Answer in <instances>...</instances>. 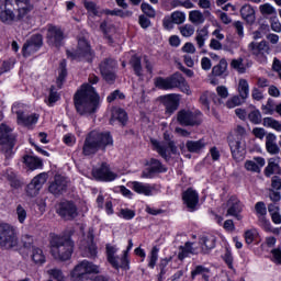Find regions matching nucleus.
Instances as JSON below:
<instances>
[{
  "label": "nucleus",
  "mask_w": 281,
  "mask_h": 281,
  "mask_svg": "<svg viewBox=\"0 0 281 281\" xmlns=\"http://www.w3.org/2000/svg\"><path fill=\"white\" fill-rule=\"evenodd\" d=\"M56 214H58L63 221H74L78 217V205H76L74 201H61L56 206Z\"/></svg>",
  "instance_id": "11"
},
{
  "label": "nucleus",
  "mask_w": 281,
  "mask_h": 281,
  "mask_svg": "<svg viewBox=\"0 0 281 281\" xmlns=\"http://www.w3.org/2000/svg\"><path fill=\"white\" fill-rule=\"evenodd\" d=\"M228 146L231 148L232 157L235 161H243L245 159V146L238 138L228 137Z\"/></svg>",
  "instance_id": "21"
},
{
  "label": "nucleus",
  "mask_w": 281,
  "mask_h": 281,
  "mask_svg": "<svg viewBox=\"0 0 281 281\" xmlns=\"http://www.w3.org/2000/svg\"><path fill=\"white\" fill-rule=\"evenodd\" d=\"M19 245V233L16 227L10 224L0 225V247L2 249H14Z\"/></svg>",
  "instance_id": "5"
},
{
  "label": "nucleus",
  "mask_w": 281,
  "mask_h": 281,
  "mask_svg": "<svg viewBox=\"0 0 281 281\" xmlns=\"http://www.w3.org/2000/svg\"><path fill=\"white\" fill-rule=\"evenodd\" d=\"M248 120L251 122V124H261L262 123V114L260 113V110H252L248 114Z\"/></svg>",
  "instance_id": "53"
},
{
  "label": "nucleus",
  "mask_w": 281,
  "mask_h": 281,
  "mask_svg": "<svg viewBox=\"0 0 281 281\" xmlns=\"http://www.w3.org/2000/svg\"><path fill=\"white\" fill-rule=\"evenodd\" d=\"M47 273L57 281H65V276H63V271L60 269L54 268L48 270Z\"/></svg>",
  "instance_id": "60"
},
{
  "label": "nucleus",
  "mask_w": 281,
  "mask_h": 281,
  "mask_svg": "<svg viewBox=\"0 0 281 281\" xmlns=\"http://www.w3.org/2000/svg\"><path fill=\"white\" fill-rule=\"evenodd\" d=\"M21 243H22V247H24V249H34V237H32L31 235H23L21 238Z\"/></svg>",
  "instance_id": "55"
},
{
  "label": "nucleus",
  "mask_w": 281,
  "mask_h": 281,
  "mask_svg": "<svg viewBox=\"0 0 281 281\" xmlns=\"http://www.w3.org/2000/svg\"><path fill=\"white\" fill-rule=\"evenodd\" d=\"M237 91L244 100L249 98V82L246 79H239Z\"/></svg>",
  "instance_id": "40"
},
{
  "label": "nucleus",
  "mask_w": 281,
  "mask_h": 281,
  "mask_svg": "<svg viewBox=\"0 0 281 281\" xmlns=\"http://www.w3.org/2000/svg\"><path fill=\"white\" fill-rule=\"evenodd\" d=\"M151 145L154 146V150L162 157L165 161H170V155H168V146L157 139H151Z\"/></svg>",
  "instance_id": "33"
},
{
  "label": "nucleus",
  "mask_w": 281,
  "mask_h": 281,
  "mask_svg": "<svg viewBox=\"0 0 281 281\" xmlns=\"http://www.w3.org/2000/svg\"><path fill=\"white\" fill-rule=\"evenodd\" d=\"M16 142V136L12 133V127L8 126L5 123L0 124V146L7 154L12 153L14 144Z\"/></svg>",
  "instance_id": "12"
},
{
  "label": "nucleus",
  "mask_w": 281,
  "mask_h": 281,
  "mask_svg": "<svg viewBox=\"0 0 281 281\" xmlns=\"http://www.w3.org/2000/svg\"><path fill=\"white\" fill-rule=\"evenodd\" d=\"M146 166H149L147 169H145L142 173V177L144 179H153L154 175L161 173V172H168V168L161 164L156 158H150L148 162H146Z\"/></svg>",
  "instance_id": "19"
},
{
  "label": "nucleus",
  "mask_w": 281,
  "mask_h": 281,
  "mask_svg": "<svg viewBox=\"0 0 281 281\" xmlns=\"http://www.w3.org/2000/svg\"><path fill=\"white\" fill-rule=\"evenodd\" d=\"M182 201L187 204V207L194 212L196 205L199 204V193L195 190L188 189L182 193Z\"/></svg>",
  "instance_id": "24"
},
{
  "label": "nucleus",
  "mask_w": 281,
  "mask_h": 281,
  "mask_svg": "<svg viewBox=\"0 0 281 281\" xmlns=\"http://www.w3.org/2000/svg\"><path fill=\"white\" fill-rule=\"evenodd\" d=\"M75 108L79 115H91L100 109V94L90 83H83L74 98Z\"/></svg>",
  "instance_id": "1"
},
{
  "label": "nucleus",
  "mask_w": 281,
  "mask_h": 281,
  "mask_svg": "<svg viewBox=\"0 0 281 281\" xmlns=\"http://www.w3.org/2000/svg\"><path fill=\"white\" fill-rule=\"evenodd\" d=\"M43 47V35L34 34L32 35L23 45L22 54L24 58L27 56H32V54H36L38 49Z\"/></svg>",
  "instance_id": "16"
},
{
  "label": "nucleus",
  "mask_w": 281,
  "mask_h": 281,
  "mask_svg": "<svg viewBox=\"0 0 281 281\" xmlns=\"http://www.w3.org/2000/svg\"><path fill=\"white\" fill-rule=\"evenodd\" d=\"M83 8L92 15L98 16L100 14V8H98V4L93 1H83Z\"/></svg>",
  "instance_id": "49"
},
{
  "label": "nucleus",
  "mask_w": 281,
  "mask_h": 281,
  "mask_svg": "<svg viewBox=\"0 0 281 281\" xmlns=\"http://www.w3.org/2000/svg\"><path fill=\"white\" fill-rule=\"evenodd\" d=\"M276 101L273 99H268L267 104L261 105V111L265 115H273L276 113Z\"/></svg>",
  "instance_id": "48"
},
{
  "label": "nucleus",
  "mask_w": 281,
  "mask_h": 281,
  "mask_svg": "<svg viewBox=\"0 0 281 281\" xmlns=\"http://www.w3.org/2000/svg\"><path fill=\"white\" fill-rule=\"evenodd\" d=\"M263 126L267 128H273L274 131H278V133H281V122L273 117H265Z\"/></svg>",
  "instance_id": "45"
},
{
  "label": "nucleus",
  "mask_w": 281,
  "mask_h": 281,
  "mask_svg": "<svg viewBox=\"0 0 281 281\" xmlns=\"http://www.w3.org/2000/svg\"><path fill=\"white\" fill-rule=\"evenodd\" d=\"M92 176L97 181L110 182L117 179V173L111 171V167H109V164L106 162H102L99 168L93 169Z\"/></svg>",
  "instance_id": "17"
},
{
  "label": "nucleus",
  "mask_w": 281,
  "mask_h": 281,
  "mask_svg": "<svg viewBox=\"0 0 281 281\" xmlns=\"http://www.w3.org/2000/svg\"><path fill=\"white\" fill-rule=\"evenodd\" d=\"M98 257V246L93 243V235H91V244L86 248V258H97Z\"/></svg>",
  "instance_id": "50"
},
{
  "label": "nucleus",
  "mask_w": 281,
  "mask_h": 281,
  "mask_svg": "<svg viewBox=\"0 0 281 281\" xmlns=\"http://www.w3.org/2000/svg\"><path fill=\"white\" fill-rule=\"evenodd\" d=\"M7 179L10 181L11 188H14L15 190H19V188H21V182L19 181V179H16L14 172L8 173Z\"/></svg>",
  "instance_id": "61"
},
{
  "label": "nucleus",
  "mask_w": 281,
  "mask_h": 281,
  "mask_svg": "<svg viewBox=\"0 0 281 281\" xmlns=\"http://www.w3.org/2000/svg\"><path fill=\"white\" fill-rule=\"evenodd\" d=\"M140 10L144 13V16H147L148 19H155V16H157V12L155 11V8H153V5L143 2L140 4Z\"/></svg>",
  "instance_id": "46"
},
{
  "label": "nucleus",
  "mask_w": 281,
  "mask_h": 281,
  "mask_svg": "<svg viewBox=\"0 0 281 281\" xmlns=\"http://www.w3.org/2000/svg\"><path fill=\"white\" fill-rule=\"evenodd\" d=\"M68 58L72 60H86L87 63H93L95 58V53L91 49V45L85 38L78 41V48L75 52L67 50Z\"/></svg>",
  "instance_id": "9"
},
{
  "label": "nucleus",
  "mask_w": 281,
  "mask_h": 281,
  "mask_svg": "<svg viewBox=\"0 0 281 281\" xmlns=\"http://www.w3.org/2000/svg\"><path fill=\"white\" fill-rule=\"evenodd\" d=\"M161 104L165 106L166 115H173L181 104V94L169 93L159 97Z\"/></svg>",
  "instance_id": "13"
},
{
  "label": "nucleus",
  "mask_w": 281,
  "mask_h": 281,
  "mask_svg": "<svg viewBox=\"0 0 281 281\" xmlns=\"http://www.w3.org/2000/svg\"><path fill=\"white\" fill-rule=\"evenodd\" d=\"M203 254H210L214 247H216V237L213 235H206L201 238Z\"/></svg>",
  "instance_id": "35"
},
{
  "label": "nucleus",
  "mask_w": 281,
  "mask_h": 281,
  "mask_svg": "<svg viewBox=\"0 0 281 281\" xmlns=\"http://www.w3.org/2000/svg\"><path fill=\"white\" fill-rule=\"evenodd\" d=\"M124 100V98H126V95H124V93H122L120 90H114L112 93H110L106 98L108 102H115V100Z\"/></svg>",
  "instance_id": "62"
},
{
  "label": "nucleus",
  "mask_w": 281,
  "mask_h": 281,
  "mask_svg": "<svg viewBox=\"0 0 281 281\" xmlns=\"http://www.w3.org/2000/svg\"><path fill=\"white\" fill-rule=\"evenodd\" d=\"M65 78H67V61L63 60L60 63V69L57 77L58 89H63V83L65 82Z\"/></svg>",
  "instance_id": "43"
},
{
  "label": "nucleus",
  "mask_w": 281,
  "mask_h": 281,
  "mask_svg": "<svg viewBox=\"0 0 281 281\" xmlns=\"http://www.w3.org/2000/svg\"><path fill=\"white\" fill-rule=\"evenodd\" d=\"M228 64L227 59L222 58L217 65L212 68L213 76L217 78H227L229 71L227 70Z\"/></svg>",
  "instance_id": "29"
},
{
  "label": "nucleus",
  "mask_w": 281,
  "mask_h": 281,
  "mask_svg": "<svg viewBox=\"0 0 281 281\" xmlns=\"http://www.w3.org/2000/svg\"><path fill=\"white\" fill-rule=\"evenodd\" d=\"M248 49L250 54L258 60V63H267V56H269V43L266 41H262L260 43L258 42H251L248 45Z\"/></svg>",
  "instance_id": "14"
},
{
  "label": "nucleus",
  "mask_w": 281,
  "mask_h": 281,
  "mask_svg": "<svg viewBox=\"0 0 281 281\" xmlns=\"http://www.w3.org/2000/svg\"><path fill=\"white\" fill-rule=\"evenodd\" d=\"M177 122L180 126H201L203 123V113L199 110L182 109L177 113Z\"/></svg>",
  "instance_id": "10"
},
{
  "label": "nucleus",
  "mask_w": 281,
  "mask_h": 281,
  "mask_svg": "<svg viewBox=\"0 0 281 281\" xmlns=\"http://www.w3.org/2000/svg\"><path fill=\"white\" fill-rule=\"evenodd\" d=\"M207 36H210V32L207 31V26H203L202 29L196 31V45L201 49L205 46V41H207Z\"/></svg>",
  "instance_id": "36"
},
{
  "label": "nucleus",
  "mask_w": 281,
  "mask_h": 281,
  "mask_svg": "<svg viewBox=\"0 0 281 281\" xmlns=\"http://www.w3.org/2000/svg\"><path fill=\"white\" fill-rule=\"evenodd\" d=\"M109 146H113V136H111L110 132L92 131L85 138L82 155L85 157H91L99 150L104 153Z\"/></svg>",
  "instance_id": "2"
},
{
  "label": "nucleus",
  "mask_w": 281,
  "mask_h": 281,
  "mask_svg": "<svg viewBox=\"0 0 281 281\" xmlns=\"http://www.w3.org/2000/svg\"><path fill=\"white\" fill-rule=\"evenodd\" d=\"M12 113H15L18 117V124H24V126H31V124H36L38 122L37 114L25 115L22 111L16 110V106L12 108Z\"/></svg>",
  "instance_id": "26"
},
{
  "label": "nucleus",
  "mask_w": 281,
  "mask_h": 281,
  "mask_svg": "<svg viewBox=\"0 0 281 281\" xmlns=\"http://www.w3.org/2000/svg\"><path fill=\"white\" fill-rule=\"evenodd\" d=\"M0 21L7 23V25H11V23L16 21L14 9L12 8V4H8V0H5L4 4L0 5Z\"/></svg>",
  "instance_id": "22"
},
{
  "label": "nucleus",
  "mask_w": 281,
  "mask_h": 281,
  "mask_svg": "<svg viewBox=\"0 0 281 281\" xmlns=\"http://www.w3.org/2000/svg\"><path fill=\"white\" fill-rule=\"evenodd\" d=\"M245 100L246 99H243V97L240 95H235L228 99V101L226 102V106L227 109H234L236 106H240V104H245Z\"/></svg>",
  "instance_id": "51"
},
{
  "label": "nucleus",
  "mask_w": 281,
  "mask_h": 281,
  "mask_svg": "<svg viewBox=\"0 0 281 281\" xmlns=\"http://www.w3.org/2000/svg\"><path fill=\"white\" fill-rule=\"evenodd\" d=\"M154 85L156 89H160L161 91H172V89H180V91L186 93V95H192L190 85H188V81L183 75H181V72H175L167 78L156 77L154 79Z\"/></svg>",
  "instance_id": "4"
},
{
  "label": "nucleus",
  "mask_w": 281,
  "mask_h": 281,
  "mask_svg": "<svg viewBox=\"0 0 281 281\" xmlns=\"http://www.w3.org/2000/svg\"><path fill=\"white\" fill-rule=\"evenodd\" d=\"M15 5L18 7L19 19H23L25 14L32 12L33 5H31L30 0H7V5Z\"/></svg>",
  "instance_id": "25"
},
{
  "label": "nucleus",
  "mask_w": 281,
  "mask_h": 281,
  "mask_svg": "<svg viewBox=\"0 0 281 281\" xmlns=\"http://www.w3.org/2000/svg\"><path fill=\"white\" fill-rule=\"evenodd\" d=\"M100 74L108 82V85H114L117 80V60L112 57H106L99 64Z\"/></svg>",
  "instance_id": "8"
},
{
  "label": "nucleus",
  "mask_w": 281,
  "mask_h": 281,
  "mask_svg": "<svg viewBox=\"0 0 281 281\" xmlns=\"http://www.w3.org/2000/svg\"><path fill=\"white\" fill-rule=\"evenodd\" d=\"M58 100H60V95L58 94V92H56V87L52 86L48 95L49 106L55 104V102H58Z\"/></svg>",
  "instance_id": "58"
},
{
  "label": "nucleus",
  "mask_w": 281,
  "mask_h": 281,
  "mask_svg": "<svg viewBox=\"0 0 281 281\" xmlns=\"http://www.w3.org/2000/svg\"><path fill=\"white\" fill-rule=\"evenodd\" d=\"M226 216H234L237 221H243V202L238 200L236 195H232L226 202Z\"/></svg>",
  "instance_id": "20"
},
{
  "label": "nucleus",
  "mask_w": 281,
  "mask_h": 281,
  "mask_svg": "<svg viewBox=\"0 0 281 281\" xmlns=\"http://www.w3.org/2000/svg\"><path fill=\"white\" fill-rule=\"evenodd\" d=\"M115 122H119L122 124V126H125L126 122H128V114H126V111L123 109L114 110L110 120V124H115Z\"/></svg>",
  "instance_id": "32"
},
{
  "label": "nucleus",
  "mask_w": 281,
  "mask_h": 281,
  "mask_svg": "<svg viewBox=\"0 0 281 281\" xmlns=\"http://www.w3.org/2000/svg\"><path fill=\"white\" fill-rule=\"evenodd\" d=\"M170 18L176 25H181V23L186 22V13L181 11H175Z\"/></svg>",
  "instance_id": "54"
},
{
  "label": "nucleus",
  "mask_w": 281,
  "mask_h": 281,
  "mask_svg": "<svg viewBox=\"0 0 281 281\" xmlns=\"http://www.w3.org/2000/svg\"><path fill=\"white\" fill-rule=\"evenodd\" d=\"M180 33L184 37H190L194 34V26H192V24H186L180 27Z\"/></svg>",
  "instance_id": "63"
},
{
  "label": "nucleus",
  "mask_w": 281,
  "mask_h": 281,
  "mask_svg": "<svg viewBox=\"0 0 281 281\" xmlns=\"http://www.w3.org/2000/svg\"><path fill=\"white\" fill-rule=\"evenodd\" d=\"M31 258L35 265H45V255L43 249L35 247L32 249Z\"/></svg>",
  "instance_id": "41"
},
{
  "label": "nucleus",
  "mask_w": 281,
  "mask_h": 281,
  "mask_svg": "<svg viewBox=\"0 0 281 281\" xmlns=\"http://www.w3.org/2000/svg\"><path fill=\"white\" fill-rule=\"evenodd\" d=\"M148 267L149 269H155V266L157 265V260H159V247L154 246L151 248V251L148 256Z\"/></svg>",
  "instance_id": "44"
},
{
  "label": "nucleus",
  "mask_w": 281,
  "mask_h": 281,
  "mask_svg": "<svg viewBox=\"0 0 281 281\" xmlns=\"http://www.w3.org/2000/svg\"><path fill=\"white\" fill-rule=\"evenodd\" d=\"M210 98H213V101L218 103V104H223V101H221V99H218V97H216L215 93H212L210 91H204L201 95H200V104H202V106H204V109H206V111H210Z\"/></svg>",
  "instance_id": "34"
},
{
  "label": "nucleus",
  "mask_w": 281,
  "mask_h": 281,
  "mask_svg": "<svg viewBox=\"0 0 281 281\" xmlns=\"http://www.w3.org/2000/svg\"><path fill=\"white\" fill-rule=\"evenodd\" d=\"M189 21L194 23L195 25H201L205 23V16L202 14L201 11L194 10L189 13Z\"/></svg>",
  "instance_id": "42"
},
{
  "label": "nucleus",
  "mask_w": 281,
  "mask_h": 281,
  "mask_svg": "<svg viewBox=\"0 0 281 281\" xmlns=\"http://www.w3.org/2000/svg\"><path fill=\"white\" fill-rule=\"evenodd\" d=\"M23 161L30 170H36L43 166V161L41 159L30 155L24 156Z\"/></svg>",
  "instance_id": "38"
},
{
  "label": "nucleus",
  "mask_w": 281,
  "mask_h": 281,
  "mask_svg": "<svg viewBox=\"0 0 281 281\" xmlns=\"http://www.w3.org/2000/svg\"><path fill=\"white\" fill-rule=\"evenodd\" d=\"M65 41V32L59 26L48 25L46 33V42L50 47H63Z\"/></svg>",
  "instance_id": "15"
},
{
  "label": "nucleus",
  "mask_w": 281,
  "mask_h": 281,
  "mask_svg": "<svg viewBox=\"0 0 281 281\" xmlns=\"http://www.w3.org/2000/svg\"><path fill=\"white\" fill-rule=\"evenodd\" d=\"M265 158L262 157H255L254 160H247L245 162V168L248 170V172H258L260 173V168H265Z\"/></svg>",
  "instance_id": "30"
},
{
  "label": "nucleus",
  "mask_w": 281,
  "mask_h": 281,
  "mask_svg": "<svg viewBox=\"0 0 281 281\" xmlns=\"http://www.w3.org/2000/svg\"><path fill=\"white\" fill-rule=\"evenodd\" d=\"M207 147V140L205 138H201L199 140H187L186 148L189 153H194L200 155V153L204 151Z\"/></svg>",
  "instance_id": "27"
},
{
  "label": "nucleus",
  "mask_w": 281,
  "mask_h": 281,
  "mask_svg": "<svg viewBox=\"0 0 281 281\" xmlns=\"http://www.w3.org/2000/svg\"><path fill=\"white\" fill-rule=\"evenodd\" d=\"M232 69H235L238 74H245L247 71V67H245L243 58L233 59L231 61Z\"/></svg>",
  "instance_id": "47"
},
{
  "label": "nucleus",
  "mask_w": 281,
  "mask_h": 281,
  "mask_svg": "<svg viewBox=\"0 0 281 281\" xmlns=\"http://www.w3.org/2000/svg\"><path fill=\"white\" fill-rule=\"evenodd\" d=\"M259 225L265 232H271V222L266 216H259Z\"/></svg>",
  "instance_id": "64"
},
{
  "label": "nucleus",
  "mask_w": 281,
  "mask_h": 281,
  "mask_svg": "<svg viewBox=\"0 0 281 281\" xmlns=\"http://www.w3.org/2000/svg\"><path fill=\"white\" fill-rule=\"evenodd\" d=\"M130 65L132 69H134L135 76L142 77L144 76V68H142V57L134 55L130 60Z\"/></svg>",
  "instance_id": "37"
},
{
  "label": "nucleus",
  "mask_w": 281,
  "mask_h": 281,
  "mask_svg": "<svg viewBox=\"0 0 281 281\" xmlns=\"http://www.w3.org/2000/svg\"><path fill=\"white\" fill-rule=\"evenodd\" d=\"M117 216L124 218V221H133V218H135V211L131 209H121Z\"/></svg>",
  "instance_id": "52"
},
{
  "label": "nucleus",
  "mask_w": 281,
  "mask_h": 281,
  "mask_svg": "<svg viewBox=\"0 0 281 281\" xmlns=\"http://www.w3.org/2000/svg\"><path fill=\"white\" fill-rule=\"evenodd\" d=\"M50 254L55 260L65 262L74 254V240L69 235H54L50 239Z\"/></svg>",
  "instance_id": "3"
},
{
  "label": "nucleus",
  "mask_w": 281,
  "mask_h": 281,
  "mask_svg": "<svg viewBox=\"0 0 281 281\" xmlns=\"http://www.w3.org/2000/svg\"><path fill=\"white\" fill-rule=\"evenodd\" d=\"M16 216H18L19 223H21L22 225L23 223H25V218H27V211L21 204L16 206Z\"/></svg>",
  "instance_id": "56"
},
{
  "label": "nucleus",
  "mask_w": 281,
  "mask_h": 281,
  "mask_svg": "<svg viewBox=\"0 0 281 281\" xmlns=\"http://www.w3.org/2000/svg\"><path fill=\"white\" fill-rule=\"evenodd\" d=\"M259 10H260L261 14H263V15L277 14L276 8H273V5H271L270 3L261 4L259 7Z\"/></svg>",
  "instance_id": "57"
},
{
  "label": "nucleus",
  "mask_w": 281,
  "mask_h": 281,
  "mask_svg": "<svg viewBox=\"0 0 281 281\" xmlns=\"http://www.w3.org/2000/svg\"><path fill=\"white\" fill-rule=\"evenodd\" d=\"M117 246H113L111 244L105 245V254L106 260L113 267V269H125L127 271L130 269V260L126 256V252H123L122 257L117 256Z\"/></svg>",
  "instance_id": "7"
},
{
  "label": "nucleus",
  "mask_w": 281,
  "mask_h": 281,
  "mask_svg": "<svg viewBox=\"0 0 281 281\" xmlns=\"http://www.w3.org/2000/svg\"><path fill=\"white\" fill-rule=\"evenodd\" d=\"M132 188L137 194H144L145 196H153V187L144 182H133Z\"/></svg>",
  "instance_id": "31"
},
{
  "label": "nucleus",
  "mask_w": 281,
  "mask_h": 281,
  "mask_svg": "<svg viewBox=\"0 0 281 281\" xmlns=\"http://www.w3.org/2000/svg\"><path fill=\"white\" fill-rule=\"evenodd\" d=\"M91 273H101L100 266L89 260H82L74 268L71 276L77 281H91V279H89V276H91Z\"/></svg>",
  "instance_id": "6"
},
{
  "label": "nucleus",
  "mask_w": 281,
  "mask_h": 281,
  "mask_svg": "<svg viewBox=\"0 0 281 281\" xmlns=\"http://www.w3.org/2000/svg\"><path fill=\"white\" fill-rule=\"evenodd\" d=\"M47 182V173L43 172L35 176L32 181L26 186V194L27 196H37L38 192H41V188L45 186Z\"/></svg>",
  "instance_id": "18"
},
{
  "label": "nucleus",
  "mask_w": 281,
  "mask_h": 281,
  "mask_svg": "<svg viewBox=\"0 0 281 281\" xmlns=\"http://www.w3.org/2000/svg\"><path fill=\"white\" fill-rule=\"evenodd\" d=\"M168 262H170V259L165 258V259H160L159 262V269H160V273L158 274V281H164V274L166 273V268L168 267Z\"/></svg>",
  "instance_id": "59"
},
{
  "label": "nucleus",
  "mask_w": 281,
  "mask_h": 281,
  "mask_svg": "<svg viewBox=\"0 0 281 281\" xmlns=\"http://www.w3.org/2000/svg\"><path fill=\"white\" fill-rule=\"evenodd\" d=\"M48 192L55 196L63 194V192H67V181H65V178L60 176L55 177V180L48 187Z\"/></svg>",
  "instance_id": "23"
},
{
  "label": "nucleus",
  "mask_w": 281,
  "mask_h": 281,
  "mask_svg": "<svg viewBox=\"0 0 281 281\" xmlns=\"http://www.w3.org/2000/svg\"><path fill=\"white\" fill-rule=\"evenodd\" d=\"M240 14L248 25H254V23H256V10H254L251 4L243 5L240 9Z\"/></svg>",
  "instance_id": "28"
},
{
  "label": "nucleus",
  "mask_w": 281,
  "mask_h": 281,
  "mask_svg": "<svg viewBox=\"0 0 281 281\" xmlns=\"http://www.w3.org/2000/svg\"><path fill=\"white\" fill-rule=\"evenodd\" d=\"M265 176L271 177V175H276V172H280V165L276 161V158H270L268 160V166L265 168Z\"/></svg>",
  "instance_id": "39"
}]
</instances>
